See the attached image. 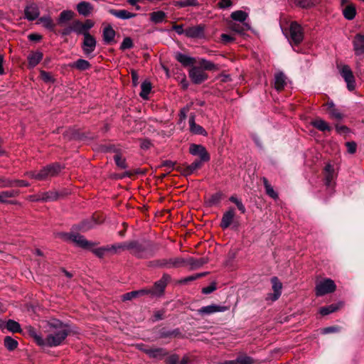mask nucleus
<instances>
[{
	"label": "nucleus",
	"mask_w": 364,
	"mask_h": 364,
	"mask_svg": "<svg viewBox=\"0 0 364 364\" xmlns=\"http://www.w3.org/2000/svg\"><path fill=\"white\" fill-rule=\"evenodd\" d=\"M48 325L50 332L45 339L38 335L33 328H31L29 333L38 346L48 347L60 346L68 335V326L56 319L50 321Z\"/></svg>",
	"instance_id": "f257e3e1"
},
{
	"label": "nucleus",
	"mask_w": 364,
	"mask_h": 364,
	"mask_svg": "<svg viewBox=\"0 0 364 364\" xmlns=\"http://www.w3.org/2000/svg\"><path fill=\"white\" fill-rule=\"evenodd\" d=\"M127 248V250H129L132 255L139 258L151 257L156 250V245L149 240L128 241Z\"/></svg>",
	"instance_id": "f03ea898"
},
{
	"label": "nucleus",
	"mask_w": 364,
	"mask_h": 364,
	"mask_svg": "<svg viewBox=\"0 0 364 364\" xmlns=\"http://www.w3.org/2000/svg\"><path fill=\"white\" fill-rule=\"evenodd\" d=\"M58 236L65 241H71L74 242L76 245L84 248V249H90L91 247H93L95 244L87 240L84 236L79 234H70L65 232H61L58 234Z\"/></svg>",
	"instance_id": "7ed1b4c3"
},
{
	"label": "nucleus",
	"mask_w": 364,
	"mask_h": 364,
	"mask_svg": "<svg viewBox=\"0 0 364 364\" xmlns=\"http://www.w3.org/2000/svg\"><path fill=\"white\" fill-rule=\"evenodd\" d=\"M159 284L158 282H155V287L152 289H142L137 291H132L124 294L122 296L123 301H130L134 298H136L145 294H151V296H158L159 293Z\"/></svg>",
	"instance_id": "20e7f679"
},
{
	"label": "nucleus",
	"mask_w": 364,
	"mask_h": 364,
	"mask_svg": "<svg viewBox=\"0 0 364 364\" xmlns=\"http://www.w3.org/2000/svg\"><path fill=\"white\" fill-rule=\"evenodd\" d=\"M288 39L291 44L298 45L304 38V32L301 26L296 21L291 22L289 25Z\"/></svg>",
	"instance_id": "39448f33"
},
{
	"label": "nucleus",
	"mask_w": 364,
	"mask_h": 364,
	"mask_svg": "<svg viewBox=\"0 0 364 364\" xmlns=\"http://www.w3.org/2000/svg\"><path fill=\"white\" fill-rule=\"evenodd\" d=\"M83 37L81 46L82 52L86 57L92 58L95 56L93 52L97 47V41L90 33Z\"/></svg>",
	"instance_id": "423d86ee"
},
{
	"label": "nucleus",
	"mask_w": 364,
	"mask_h": 364,
	"mask_svg": "<svg viewBox=\"0 0 364 364\" xmlns=\"http://www.w3.org/2000/svg\"><path fill=\"white\" fill-rule=\"evenodd\" d=\"M339 73L344 79L349 91H353L355 88V81L353 73L350 68L347 65H341L338 66Z\"/></svg>",
	"instance_id": "0eeeda50"
},
{
	"label": "nucleus",
	"mask_w": 364,
	"mask_h": 364,
	"mask_svg": "<svg viewBox=\"0 0 364 364\" xmlns=\"http://www.w3.org/2000/svg\"><path fill=\"white\" fill-rule=\"evenodd\" d=\"M61 168L60 165L57 163L46 166L38 172L37 180L44 181L48 178L55 176L60 173Z\"/></svg>",
	"instance_id": "6e6552de"
},
{
	"label": "nucleus",
	"mask_w": 364,
	"mask_h": 364,
	"mask_svg": "<svg viewBox=\"0 0 364 364\" xmlns=\"http://www.w3.org/2000/svg\"><path fill=\"white\" fill-rule=\"evenodd\" d=\"M336 289L334 282L326 279L319 282L316 286V294L318 296L333 292Z\"/></svg>",
	"instance_id": "1a4fd4ad"
},
{
	"label": "nucleus",
	"mask_w": 364,
	"mask_h": 364,
	"mask_svg": "<svg viewBox=\"0 0 364 364\" xmlns=\"http://www.w3.org/2000/svg\"><path fill=\"white\" fill-rule=\"evenodd\" d=\"M189 77L195 84H200L208 79L205 72L198 66H193L189 70Z\"/></svg>",
	"instance_id": "9d476101"
},
{
	"label": "nucleus",
	"mask_w": 364,
	"mask_h": 364,
	"mask_svg": "<svg viewBox=\"0 0 364 364\" xmlns=\"http://www.w3.org/2000/svg\"><path fill=\"white\" fill-rule=\"evenodd\" d=\"M189 152L193 156H198L200 157V160L203 162L208 161L210 160V155L206 151L205 148L200 144H191L189 147Z\"/></svg>",
	"instance_id": "9b49d317"
},
{
	"label": "nucleus",
	"mask_w": 364,
	"mask_h": 364,
	"mask_svg": "<svg viewBox=\"0 0 364 364\" xmlns=\"http://www.w3.org/2000/svg\"><path fill=\"white\" fill-rule=\"evenodd\" d=\"M271 282L272 284V290L274 292L268 294L266 299L272 301H275L279 298V296L282 294V284L276 277H274L271 279Z\"/></svg>",
	"instance_id": "f8f14e48"
},
{
	"label": "nucleus",
	"mask_w": 364,
	"mask_h": 364,
	"mask_svg": "<svg viewBox=\"0 0 364 364\" xmlns=\"http://www.w3.org/2000/svg\"><path fill=\"white\" fill-rule=\"evenodd\" d=\"M326 111L328 114L329 117L332 119L341 121L344 117V114L337 108L335 104L332 102H328L324 105Z\"/></svg>",
	"instance_id": "ddd939ff"
},
{
	"label": "nucleus",
	"mask_w": 364,
	"mask_h": 364,
	"mask_svg": "<svg viewBox=\"0 0 364 364\" xmlns=\"http://www.w3.org/2000/svg\"><path fill=\"white\" fill-rule=\"evenodd\" d=\"M205 27L200 24L186 28V36L192 38H203L205 37Z\"/></svg>",
	"instance_id": "4468645a"
},
{
	"label": "nucleus",
	"mask_w": 364,
	"mask_h": 364,
	"mask_svg": "<svg viewBox=\"0 0 364 364\" xmlns=\"http://www.w3.org/2000/svg\"><path fill=\"white\" fill-rule=\"evenodd\" d=\"M228 309V308L227 306L212 304L209 306H203L202 308L198 309V314L202 315H209L216 312H224Z\"/></svg>",
	"instance_id": "2eb2a0df"
},
{
	"label": "nucleus",
	"mask_w": 364,
	"mask_h": 364,
	"mask_svg": "<svg viewBox=\"0 0 364 364\" xmlns=\"http://www.w3.org/2000/svg\"><path fill=\"white\" fill-rule=\"evenodd\" d=\"M353 46L356 55L364 54V35L356 34L353 40Z\"/></svg>",
	"instance_id": "dca6fc26"
},
{
	"label": "nucleus",
	"mask_w": 364,
	"mask_h": 364,
	"mask_svg": "<svg viewBox=\"0 0 364 364\" xmlns=\"http://www.w3.org/2000/svg\"><path fill=\"white\" fill-rule=\"evenodd\" d=\"M43 57V54L41 51L31 52L27 57L28 68H35L42 60Z\"/></svg>",
	"instance_id": "f3484780"
},
{
	"label": "nucleus",
	"mask_w": 364,
	"mask_h": 364,
	"mask_svg": "<svg viewBox=\"0 0 364 364\" xmlns=\"http://www.w3.org/2000/svg\"><path fill=\"white\" fill-rule=\"evenodd\" d=\"M24 13L26 18L29 21L36 20L40 15L39 9L35 4L27 6Z\"/></svg>",
	"instance_id": "a211bd4d"
},
{
	"label": "nucleus",
	"mask_w": 364,
	"mask_h": 364,
	"mask_svg": "<svg viewBox=\"0 0 364 364\" xmlns=\"http://www.w3.org/2000/svg\"><path fill=\"white\" fill-rule=\"evenodd\" d=\"M234 217L235 211L233 208H230L228 211L224 213L221 220L220 227L223 230L227 229L232 223Z\"/></svg>",
	"instance_id": "6ab92c4d"
},
{
	"label": "nucleus",
	"mask_w": 364,
	"mask_h": 364,
	"mask_svg": "<svg viewBox=\"0 0 364 364\" xmlns=\"http://www.w3.org/2000/svg\"><path fill=\"white\" fill-rule=\"evenodd\" d=\"M188 123L190 127V131L193 134H200L203 136L207 135V132L200 125L196 124L194 114H191L190 116Z\"/></svg>",
	"instance_id": "aec40b11"
},
{
	"label": "nucleus",
	"mask_w": 364,
	"mask_h": 364,
	"mask_svg": "<svg viewBox=\"0 0 364 364\" xmlns=\"http://www.w3.org/2000/svg\"><path fill=\"white\" fill-rule=\"evenodd\" d=\"M108 11L110 14L113 15L116 18L122 19V20H127V19L134 18L136 15L134 13H131L124 9L115 10V9H110L108 10Z\"/></svg>",
	"instance_id": "412c9836"
},
{
	"label": "nucleus",
	"mask_w": 364,
	"mask_h": 364,
	"mask_svg": "<svg viewBox=\"0 0 364 364\" xmlns=\"http://www.w3.org/2000/svg\"><path fill=\"white\" fill-rule=\"evenodd\" d=\"M0 327H6L8 331L13 333H17L21 331L20 324L12 319H9L6 322L0 320Z\"/></svg>",
	"instance_id": "4be33fe9"
},
{
	"label": "nucleus",
	"mask_w": 364,
	"mask_h": 364,
	"mask_svg": "<svg viewBox=\"0 0 364 364\" xmlns=\"http://www.w3.org/2000/svg\"><path fill=\"white\" fill-rule=\"evenodd\" d=\"M92 10V5L87 1H81L77 5V12L84 16H88Z\"/></svg>",
	"instance_id": "5701e85b"
},
{
	"label": "nucleus",
	"mask_w": 364,
	"mask_h": 364,
	"mask_svg": "<svg viewBox=\"0 0 364 364\" xmlns=\"http://www.w3.org/2000/svg\"><path fill=\"white\" fill-rule=\"evenodd\" d=\"M116 33L112 27L109 25L103 29L102 37L106 44H109L114 41Z\"/></svg>",
	"instance_id": "b1692460"
},
{
	"label": "nucleus",
	"mask_w": 364,
	"mask_h": 364,
	"mask_svg": "<svg viewBox=\"0 0 364 364\" xmlns=\"http://www.w3.org/2000/svg\"><path fill=\"white\" fill-rule=\"evenodd\" d=\"M176 58L184 66L193 65L194 63H196V58L181 53L176 54Z\"/></svg>",
	"instance_id": "393cba45"
},
{
	"label": "nucleus",
	"mask_w": 364,
	"mask_h": 364,
	"mask_svg": "<svg viewBox=\"0 0 364 364\" xmlns=\"http://www.w3.org/2000/svg\"><path fill=\"white\" fill-rule=\"evenodd\" d=\"M161 359H164L165 364H177L179 357L176 354H168L161 349Z\"/></svg>",
	"instance_id": "a878e982"
},
{
	"label": "nucleus",
	"mask_w": 364,
	"mask_h": 364,
	"mask_svg": "<svg viewBox=\"0 0 364 364\" xmlns=\"http://www.w3.org/2000/svg\"><path fill=\"white\" fill-rule=\"evenodd\" d=\"M109 252L112 254L119 253L121 252L127 250L128 247V241L115 243L113 245H108Z\"/></svg>",
	"instance_id": "bb28decb"
},
{
	"label": "nucleus",
	"mask_w": 364,
	"mask_h": 364,
	"mask_svg": "<svg viewBox=\"0 0 364 364\" xmlns=\"http://www.w3.org/2000/svg\"><path fill=\"white\" fill-rule=\"evenodd\" d=\"M183 262V259L178 257L171 258L168 260L164 259L161 260V267H179Z\"/></svg>",
	"instance_id": "cd10ccee"
},
{
	"label": "nucleus",
	"mask_w": 364,
	"mask_h": 364,
	"mask_svg": "<svg viewBox=\"0 0 364 364\" xmlns=\"http://www.w3.org/2000/svg\"><path fill=\"white\" fill-rule=\"evenodd\" d=\"M286 76L282 73H278L274 76V87L282 90L286 85Z\"/></svg>",
	"instance_id": "c85d7f7f"
},
{
	"label": "nucleus",
	"mask_w": 364,
	"mask_h": 364,
	"mask_svg": "<svg viewBox=\"0 0 364 364\" xmlns=\"http://www.w3.org/2000/svg\"><path fill=\"white\" fill-rule=\"evenodd\" d=\"M311 124L321 132L331 131V128L328 124L321 118H317L311 122Z\"/></svg>",
	"instance_id": "c756f323"
},
{
	"label": "nucleus",
	"mask_w": 364,
	"mask_h": 364,
	"mask_svg": "<svg viewBox=\"0 0 364 364\" xmlns=\"http://www.w3.org/2000/svg\"><path fill=\"white\" fill-rule=\"evenodd\" d=\"M230 28L240 34H242L244 31L248 30L250 28L249 25L247 23H243L241 24L237 22H231L229 24Z\"/></svg>",
	"instance_id": "7c9ffc66"
},
{
	"label": "nucleus",
	"mask_w": 364,
	"mask_h": 364,
	"mask_svg": "<svg viewBox=\"0 0 364 364\" xmlns=\"http://www.w3.org/2000/svg\"><path fill=\"white\" fill-rule=\"evenodd\" d=\"M344 17L348 20H352L355 18L356 14V10L355 6L351 4H347L343 10Z\"/></svg>",
	"instance_id": "2f4dec72"
},
{
	"label": "nucleus",
	"mask_w": 364,
	"mask_h": 364,
	"mask_svg": "<svg viewBox=\"0 0 364 364\" xmlns=\"http://www.w3.org/2000/svg\"><path fill=\"white\" fill-rule=\"evenodd\" d=\"M72 26L73 28V33H75L77 35H82L85 36L89 33V32L85 31L83 23L79 20L73 21L72 22Z\"/></svg>",
	"instance_id": "473e14b6"
},
{
	"label": "nucleus",
	"mask_w": 364,
	"mask_h": 364,
	"mask_svg": "<svg viewBox=\"0 0 364 364\" xmlns=\"http://www.w3.org/2000/svg\"><path fill=\"white\" fill-rule=\"evenodd\" d=\"M247 17V14L241 10L235 11L231 14V18H232V20H234L235 21H238L242 23H245V21Z\"/></svg>",
	"instance_id": "72a5a7b5"
},
{
	"label": "nucleus",
	"mask_w": 364,
	"mask_h": 364,
	"mask_svg": "<svg viewBox=\"0 0 364 364\" xmlns=\"http://www.w3.org/2000/svg\"><path fill=\"white\" fill-rule=\"evenodd\" d=\"M74 13L70 10H64L63 11L58 19V23L62 25L65 22L71 20L73 18Z\"/></svg>",
	"instance_id": "f704fd0d"
},
{
	"label": "nucleus",
	"mask_w": 364,
	"mask_h": 364,
	"mask_svg": "<svg viewBox=\"0 0 364 364\" xmlns=\"http://www.w3.org/2000/svg\"><path fill=\"white\" fill-rule=\"evenodd\" d=\"M73 68H75L79 70H86L90 68V63L84 59H78L71 65Z\"/></svg>",
	"instance_id": "c9c22d12"
},
{
	"label": "nucleus",
	"mask_w": 364,
	"mask_h": 364,
	"mask_svg": "<svg viewBox=\"0 0 364 364\" xmlns=\"http://www.w3.org/2000/svg\"><path fill=\"white\" fill-rule=\"evenodd\" d=\"M196 63L199 65L198 67L201 68L204 71L205 70H212L216 68V66L214 63L204 58H199Z\"/></svg>",
	"instance_id": "e433bc0d"
},
{
	"label": "nucleus",
	"mask_w": 364,
	"mask_h": 364,
	"mask_svg": "<svg viewBox=\"0 0 364 364\" xmlns=\"http://www.w3.org/2000/svg\"><path fill=\"white\" fill-rule=\"evenodd\" d=\"M97 225V222L94 219L82 221L79 227L80 230L85 232L93 228Z\"/></svg>",
	"instance_id": "4c0bfd02"
},
{
	"label": "nucleus",
	"mask_w": 364,
	"mask_h": 364,
	"mask_svg": "<svg viewBox=\"0 0 364 364\" xmlns=\"http://www.w3.org/2000/svg\"><path fill=\"white\" fill-rule=\"evenodd\" d=\"M234 361L235 364H253L255 363V360L252 357L245 354L240 355Z\"/></svg>",
	"instance_id": "58836bf2"
},
{
	"label": "nucleus",
	"mask_w": 364,
	"mask_h": 364,
	"mask_svg": "<svg viewBox=\"0 0 364 364\" xmlns=\"http://www.w3.org/2000/svg\"><path fill=\"white\" fill-rule=\"evenodd\" d=\"M4 343L5 347L10 351L14 350L18 346V342L10 336H6Z\"/></svg>",
	"instance_id": "ea45409f"
},
{
	"label": "nucleus",
	"mask_w": 364,
	"mask_h": 364,
	"mask_svg": "<svg viewBox=\"0 0 364 364\" xmlns=\"http://www.w3.org/2000/svg\"><path fill=\"white\" fill-rule=\"evenodd\" d=\"M141 90L140 92V96L144 100L147 99L148 95L151 90V83L149 82H146V81L142 82V84L141 85Z\"/></svg>",
	"instance_id": "a19ab883"
},
{
	"label": "nucleus",
	"mask_w": 364,
	"mask_h": 364,
	"mask_svg": "<svg viewBox=\"0 0 364 364\" xmlns=\"http://www.w3.org/2000/svg\"><path fill=\"white\" fill-rule=\"evenodd\" d=\"M340 307L339 304H331L328 306H323L320 309V314L323 316L328 315L337 311Z\"/></svg>",
	"instance_id": "79ce46f5"
},
{
	"label": "nucleus",
	"mask_w": 364,
	"mask_h": 364,
	"mask_svg": "<svg viewBox=\"0 0 364 364\" xmlns=\"http://www.w3.org/2000/svg\"><path fill=\"white\" fill-rule=\"evenodd\" d=\"M90 250H91V251L97 257H100V258L104 257L105 255L107 252H109V246L108 245L100 247H97V248H92V247H91V248Z\"/></svg>",
	"instance_id": "37998d69"
},
{
	"label": "nucleus",
	"mask_w": 364,
	"mask_h": 364,
	"mask_svg": "<svg viewBox=\"0 0 364 364\" xmlns=\"http://www.w3.org/2000/svg\"><path fill=\"white\" fill-rule=\"evenodd\" d=\"M39 21L46 28L53 31L55 27V24L53 22V20L50 16H43L39 18Z\"/></svg>",
	"instance_id": "c03bdc74"
},
{
	"label": "nucleus",
	"mask_w": 364,
	"mask_h": 364,
	"mask_svg": "<svg viewBox=\"0 0 364 364\" xmlns=\"http://www.w3.org/2000/svg\"><path fill=\"white\" fill-rule=\"evenodd\" d=\"M320 0H296V4L297 6L306 9L315 5Z\"/></svg>",
	"instance_id": "a18cd8bd"
},
{
	"label": "nucleus",
	"mask_w": 364,
	"mask_h": 364,
	"mask_svg": "<svg viewBox=\"0 0 364 364\" xmlns=\"http://www.w3.org/2000/svg\"><path fill=\"white\" fill-rule=\"evenodd\" d=\"M41 201L54 200L58 198V193L55 191H48L41 193Z\"/></svg>",
	"instance_id": "49530a36"
},
{
	"label": "nucleus",
	"mask_w": 364,
	"mask_h": 364,
	"mask_svg": "<svg viewBox=\"0 0 364 364\" xmlns=\"http://www.w3.org/2000/svg\"><path fill=\"white\" fill-rule=\"evenodd\" d=\"M176 5L181 8L186 6H197L199 5L198 0H183L178 1Z\"/></svg>",
	"instance_id": "de8ad7c7"
},
{
	"label": "nucleus",
	"mask_w": 364,
	"mask_h": 364,
	"mask_svg": "<svg viewBox=\"0 0 364 364\" xmlns=\"http://www.w3.org/2000/svg\"><path fill=\"white\" fill-rule=\"evenodd\" d=\"M333 167L331 165H327L326 166V184L328 186H330L331 184V182L333 178Z\"/></svg>",
	"instance_id": "09e8293b"
},
{
	"label": "nucleus",
	"mask_w": 364,
	"mask_h": 364,
	"mask_svg": "<svg viewBox=\"0 0 364 364\" xmlns=\"http://www.w3.org/2000/svg\"><path fill=\"white\" fill-rule=\"evenodd\" d=\"M264 184L266 189V193L272 198H277L278 197L277 193L274 191L273 188L268 183L266 178H264Z\"/></svg>",
	"instance_id": "8fccbe9b"
},
{
	"label": "nucleus",
	"mask_w": 364,
	"mask_h": 364,
	"mask_svg": "<svg viewBox=\"0 0 364 364\" xmlns=\"http://www.w3.org/2000/svg\"><path fill=\"white\" fill-rule=\"evenodd\" d=\"M114 160L118 167L124 169L127 168L125 159L122 158L119 154H116L114 156Z\"/></svg>",
	"instance_id": "3c124183"
},
{
	"label": "nucleus",
	"mask_w": 364,
	"mask_h": 364,
	"mask_svg": "<svg viewBox=\"0 0 364 364\" xmlns=\"http://www.w3.org/2000/svg\"><path fill=\"white\" fill-rule=\"evenodd\" d=\"M0 186L2 188H10V187H14L15 184L14 182V180L6 178L4 177H0Z\"/></svg>",
	"instance_id": "603ef678"
},
{
	"label": "nucleus",
	"mask_w": 364,
	"mask_h": 364,
	"mask_svg": "<svg viewBox=\"0 0 364 364\" xmlns=\"http://www.w3.org/2000/svg\"><path fill=\"white\" fill-rule=\"evenodd\" d=\"M133 47L132 40L129 37L124 38L120 46V49L124 50Z\"/></svg>",
	"instance_id": "864d4df0"
},
{
	"label": "nucleus",
	"mask_w": 364,
	"mask_h": 364,
	"mask_svg": "<svg viewBox=\"0 0 364 364\" xmlns=\"http://www.w3.org/2000/svg\"><path fill=\"white\" fill-rule=\"evenodd\" d=\"M218 7L221 9H225L232 6L231 0H220L217 4Z\"/></svg>",
	"instance_id": "5fc2aeb1"
},
{
	"label": "nucleus",
	"mask_w": 364,
	"mask_h": 364,
	"mask_svg": "<svg viewBox=\"0 0 364 364\" xmlns=\"http://www.w3.org/2000/svg\"><path fill=\"white\" fill-rule=\"evenodd\" d=\"M191 107V104L186 105V107H184L183 108H182L181 109L180 114H179L180 122H182L183 120H184L186 118L187 113L190 110Z\"/></svg>",
	"instance_id": "6e6d98bb"
},
{
	"label": "nucleus",
	"mask_w": 364,
	"mask_h": 364,
	"mask_svg": "<svg viewBox=\"0 0 364 364\" xmlns=\"http://www.w3.org/2000/svg\"><path fill=\"white\" fill-rule=\"evenodd\" d=\"M203 161L196 160L191 164L188 165L189 166V169L193 173L200 168L202 166V164Z\"/></svg>",
	"instance_id": "4d7b16f0"
},
{
	"label": "nucleus",
	"mask_w": 364,
	"mask_h": 364,
	"mask_svg": "<svg viewBox=\"0 0 364 364\" xmlns=\"http://www.w3.org/2000/svg\"><path fill=\"white\" fill-rule=\"evenodd\" d=\"M2 193L4 196V198L7 200L9 198H14L17 196L19 194L18 191L15 190H10V191H2Z\"/></svg>",
	"instance_id": "13d9d810"
},
{
	"label": "nucleus",
	"mask_w": 364,
	"mask_h": 364,
	"mask_svg": "<svg viewBox=\"0 0 364 364\" xmlns=\"http://www.w3.org/2000/svg\"><path fill=\"white\" fill-rule=\"evenodd\" d=\"M171 280V277L168 274H164L161 279V293L163 291V289L165 287L167 283Z\"/></svg>",
	"instance_id": "bf43d9fd"
},
{
	"label": "nucleus",
	"mask_w": 364,
	"mask_h": 364,
	"mask_svg": "<svg viewBox=\"0 0 364 364\" xmlns=\"http://www.w3.org/2000/svg\"><path fill=\"white\" fill-rule=\"evenodd\" d=\"M348 152L350 154H354L356 151V144L353 141H348L346 144Z\"/></svg>",
	"instance_id": "052dcab7"
},
{
	"label": "nucleus",
	"mask_w": 364,
	"mask_h": 364,
	"mask_svg": "<svg viewBox=\"0 0 364 364\" xmlns=\"http://www.w3.org/2000/svg\"><path fill=\"white\" fill-rule=\"evenodd\" d=\"M82 23L85 32H89L90 29H91L95 25L94 21L91 19H86Z\"/></svg>",
	"instance_id": "680f3d73"
},
{
	"label": "nucleus",
	"mask_w": 364,
	"mask_h": 364,
	"mask_svg": "<svg viewBox=\"0 0 364 364\" xmlns=\"http://www.w3.org/2000/svg\"><path fill=\"white\" fill-rule=\"evenodd\" d=\"M73 32V28L72 23L68 26L64 28L63 29H62L60 31V34L63 36H69Z\"/></svg>",
	"instance_id": "e2e57ef3"
},
{
	"label": "nucleus",
	"mask_w": 364,
	"mask_h": 364,
	"mask_svg": "<svg viewBox=\"0 0 364 364\" xmlns=\"http://www.w3.org/2000/svg\"><path fill=\"white\" fill-rule=\"evenodd\" d=\"M215 289L216 285L213 283L206 287L203 288L202 292L205 294H208L214 291Z\"/></svg>",
	"instance_id": "0e129e2a"
},
{
	"label": "nucleus",
	"mask_w": 364,
	"mask_h": 364,
	"mask_svg": "<svg viewBox=\"0 0 364 364\" xmlns=\"http://www.w3.org/2000/svg\"><path fill=\"white\" fill-rule=\"evenodd\" d=\"M220 199H221L220 195L218 193H216L211 196V198H210L209 203L210 205H215V204H218V203H220Z\"/></svg>",
	"instance_id": "69168bd1"
},
{
	"label": "nucleus",
	"mask_w": 364,
	"mask_h": 364,
	"mask_svg": "<svg viewBox=\"0 0 364 364\" xmlns=\"http://www.w3.org/2000/svg\"><path fill=\"white\" fill-rule=\"evenodd\" d=\"M41 77L42 80L46 82L52 81V77L50 73L44 70L41 71Z\"/></svg>",
	"instance_id": "338daca9"
},
{
	"label": "nucleus",
	"mask_w": 364,
	"mask_h": 364,
	"mask_svg": "<svg viewBox=\"0 0 364 364\" xmlns=\"http://www.w3.org/2000/svg\"><path fill=\"white\" fill-rule=\"evenodd\" d=\"M179 171L185 176H190L193 173V172L189 169V166L188 165L181 167Z\"/></svg>",
	"instance_id": "774afa93"
}]
</instances>
